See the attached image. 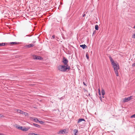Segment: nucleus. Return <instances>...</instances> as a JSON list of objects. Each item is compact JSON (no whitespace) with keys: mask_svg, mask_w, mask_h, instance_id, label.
Masks as SVG:
<instances>
[{"mask_svg":"<svg viewBox=\"0 0 135 135\" xmlns=\"http://www.w3.org/2000/svg\"><path fill=\"white\" fill-rule=\"evenodd\" d=\"M27 113L26 114H25V115L26 116L27 115V114H28V113Z\"/></svg>","mask_w":135,"mask_h":135,"instance_id":"33","label":"nucleus"},{"mask_svg":"<svg viewBox=\"0 0 135 135\" xmlns=\"http://www.w3.org/2000/svg\"><path fill=\"white\" fill-rule=\"evenodd\" d=\"M66 129H63L59 131L57 133L59 134H63L66 133Z\"/></svg>","mask_w":135,"mask_h":135,"instance_id":"5","label":"nucleus"},{"mask_svg":"<svg viewBox=\"0 0 135 135\" xmlns=\"http://www.w3.org/2000/svg\"><path fill=\"white\" fill-rule=\"evenodd\" d=\"M83 84H84V85H85L86 86H87V85H86V84L85 83V82H83Z\"/></svg>","mask_w":135,"mask_h":135,"instance_id":"31","label":"nucleus"},{"mask_svg":"<svg viewBox=\"0 0 135 135\" xmlns=\"http://www.w3.org/2000/svg\"><path fill=\"white\" fill-rule=\"evenodd\" d=\"M28 135H36V134L34 133H29L28 134Z\"/></svg>","mask_w":135,"mask_h":135,"instance_id":"22","label":"nucleus"},{"mask_svg":"<svg viewBox=\"0 0 135 135\" xmlns=\"http://www.w3.org/2000/svg\"><path fill=\"white\" fill-rule=\"evenodd\" d=\"M95 32H96V31L95 30L93 32V34H94V33H95Z\"/></svg>","mask_w":135,"mask_h":135,"instance_id":"34","label":"nucleus"},{"mask_svg":"<svg viewBox=\"0 0 135 135\" xmlns=\"http://www.w3.org/2000/svg\"><path fill=\"white\" fill-rule=\"evenodd\" d=\"M83 90H84V91L85 92L86 91L88 92L87 90L85 88H83Z\"/></svg>","mask_w":135,"mask_h":135,"instance_id":"27","label":"nucleus"},{"mask_svg":"<svg viewBox=\"0 0 135 135\" xmlns=\"http://www.w3.org/2000/svg\"><path fill=\"white\" fill-rule=\"evenodd\" d=\"M18 128L20 130L24 131H27V129L26 128H24L22 126L19 127H18Z\"/></svg>","mask_w":135,"mask_h":135,"instance_id":"7","label":"nucleus"},{"mask_svg":"<svg viewBox=\"0 0 135 135\" xmlns=\"http://www.w3.org/2000/svg\"><path fill=\"white\" fill-rule=\"evenodd\" d=\"M0 135H4L3 133H0Z\"/></svg>","mask_w":135,"mask_h":135,"instance_id":"35","label":"nucleus"},{"mask_svg":"<svg viewBox=\"0 0 135 135\" xmlns=\"http://www.w3.org/2000/svg\"><path fill=\"white\" fill-rule=\"evenodd\" d=\"M132 38H135V34H134L132 36Z\"/></svg>","mask_w":135,"mask_h":135,"instance_id":"28","label":"nucleus"},{"mask_svg":"<svg viewBox=\"0 0 135 135\" xmlns=\"http://www.w3.org/2000/svg\"><path fill=\"white\" fill-rule=\"evenodd\" d=\"M7 43H0V47H1L3 46H4L5 45H7Z\"/></svg>","mask_w":135,"mask_h":135,"instance_id":"16","label":"nucleus"},{"mask_svg":"<svg viewBox=\"0 0 135 135\" xmlns=\"http://www.w3.org/2000/svg\"><path fill=\"white\" fill-rule=\"evenodd\" d=\"M35 121L36 122H38L39 120L37 118H35L34 119Z\"/></svg>","mask_w":135,"mask_h":135,"instance_id":"23","label":"nucleus"},{"mask_svg":"<svg viewBox=\"0 0 135 135\" xmlns=\"http://www.w3.org/2000/svg\"><path fill=\"white\" fill-rule=\"evenodd\" d=\"M132 66L133 67H134L135 66V62L132 64Z\"/></svg>","mask_w":135,"mask_h":135,"instance_id":"29","label":"nucleus"},{"mask_svg":"<svg viewBox=\"0 0 135 135\" xmlns=\"http://www.w3.org/2000/svg\"><path fill=\"white\" fill-rule=\"evenodd\" d=\"M36 42V41H33L32 42H33V43H35Z\"/></svg>","mask_w":135,"mask_h":135,"instance_id":"36","label":"nucleus"},{"mask_svg":"<svg viewBox=\"0 0 135 135\" xmlns=\"http://www.w3.org/2000/svg\"><path fill=\"white\" fill-rule=\"evenodd\" d=\"M85 15H86L85 14H84L83 15V17H84L85 16Z\"/></svg>","mask_w":135,"mask_h":135,"instance_id":"32","label":"nucleus"},{"mask_svg":"<svg viewBox=\"0 0 135 135\" xmlns=\"http://www.w3.org/2000/svg\"><path fill=\"white\" fill-rule=\"evenodd\" d=\"M4 116L2 114H0V118H3Z\"/></svg>","mask_w":135,"mask_h":135,"instance_id":"24","label":"nucleus"},{"mask_svg":"<svg viewBox=\"0 0 135 135\" xmlns=\"http://www.w3.org/2000/svg\"><path fill=\"white\" fill-rule=\"evenodd\" d=\"M131 118H132L133 117H134V118H135V114H133V115H132L131 116Z\"/></svg>","mask_w":135,"mask_h":135,"instance_id":"26","label":"nucleus"},{"mask_svg":"<svg viewBox=\"0 0 135 135\" xmlns=\"http://www.w3.org/2000/svg\"><path fill=\"white\" fill-rule=\"evenodd\" d=\"M80 46L81 47H82L83 49H84L85 48H86L87 47V46L85 44L80 45Z\"/></svg>","mask_w":135,"mask_h":135,"instance_id":"14","label":"nucleus"},{"mask_svg":"<svg viewBox=\"0 0 135 135\" xmlns=\"http://www.w3.org/2000/svg\"><path fill=\"white\" fill-rule=\"evenodd\" d=\"M32 58L34 59L42 60L43 59L42 57L40 56L36 55H33L32 56Z\"/></svg>","mask_w":135,"mask_h":135,"instance_id":"3","label":"nucleus"},{"mask_svg":"<svg viewBox=\"0 0 135 135\" xmlns=\"http://www.w3.org/2000/svg\"><path fill=\"white\" fill-rule=\"evenodd\" d=\"M109 57L111 63L112 62H113L114 61L113 59H112V58L110 55L109 56Z\"/></svg>","mask_w":135,"mask_h":135,"instance_id":"19","label":"nucleus"},{"mask_svg":"<svg viewBox=\"0 0 135 135\" xmlns=\"http://www.w3.org/2000/svg\"><path fill=\"white\" fill-rule=\"evenodd\" d=\"M133 28L135 29V25H134V26Z\"/></svg>","mask_w":135,"mask_h":135,"instance_id":"38","label":"nucleus"},{"mask_svg":"<svg viewBox=\"0 0 135 135\" xmlns=\"http://www.w3.org/2000/svg\"><path fill=\"white\" fill-rule=\"evenodd\" d=\"M26 36H31V35H26Z\"/></svg>","mask_w":135,"mask_h":135,"instance_id":"37","label":"nucleus"},{"mask_svg":"<svg viewBox=\"0 0 135 135\" xmlns=\"http://www.w3.org/2000/svg\"><path fill=\"white\" fill-rule=\"evenodd\" d=\"M16 111L18 113L21 114H27L26 112H24L23 111L20 109H16Z\"/></svg>","mask_w":135,"mask_h":135,"instance_id":"8","label":"nucleus"},{"mask_svg":"<svg viewBox=\"0 0 135 135\" xmlns=\"http://www.w3.org/2000/svg\"><path fill=\"white\" fill-rule=\"evenodd\" d=\"M85 120L83 118L79 119L77 123H79L82 121H85Z\"/></svg>","mask_w":135,"mask_h":135,"instance_id":"12","label":"nucleus"},{"mask_svg":"<svg viewBox=\"0 0 135 135\" xmlns=\"http://www.w3.org/2000/svg\"><path fill=\"white\" fill-rule=\"evenodd\" d=\"M132 96H131L130 97H129L128 98H125L124 99H123V102L124 103H125L126 102H127L128 101L132 99Z\"/></svg>","mask_w":135,"mask_h":135,"instance_id":"4","label":"nucleus"},{"mask_svg":"<svg viewBox=\"0 0 135 135\" xmlns=\"http://www.w3.org/2000/svg\"><path fill=\"white\" fill-rule=\"evenodd\" d=\"M99 26L98 25H96L95 26V29L97 30H98Z\"/></svg>","mask_w":135,"mask_h":135,"instance_id":"20","label":"nucleus"},{"mask_svg":"<svg viewBox=\"0 0 135 135\" xmlns=\"http://www.w3.org/2000/svg\"><path fill=\"white\" fill-rule=\"evenodd\" d=\"M98 93H99V98L100 100H101V101L102 102V99L101 96L100 90L99 89H98Z\"/></svg>","mask_w":135,"mask_h":135,"instance_id":"9","label":"nucleus"},{"mask_svg":"<svg viewBox=\"0 0 135 135\" xmlns=\"http://www.w3.org/2000/svg\"><path fill=\"white\" fill-rule=\"evenodd\" d=\"M74 132V135H77V134H76L78 132V131L77 129H75L73 131Z\"/></svg>","mask_w":135,"mask_h":135,"instance_id":"15","label":"nucleus"},{"mask_svg":"<svg viewBox=\"0 0 135 135\" xmlns=\"http://www.w3.org/2000/svg\"><path fill=\"white\" fill-rule=\"evenodd\" d=\"M33 125L36 127H37L38 128L40 127V126L38 124H36L35 123H33Z\"/></svg>","mask_w":135,"mask_h":135,"instance_id":"18","label":"nucleus"},{"mask_svg":"<svg viewBox=\"0 0 135 135\" xmlns=\"http://www.w3.org/2000/svg\"><path fill=\"white\" fill-rule=\"evenodd\" d=\"M102 98H104V95H102Z\"/></svg>","mask_w":135,"mask_h":135,"instance_id":"39","label":"nucleus"},{"mask_svg":"<svg viewBox=\"0 0 135 135\" xmlns=\"http://www.w3.org/2000/svg\"><path fill=\"white\" fill-rule=\"evenodd\" d=\"M66 65L65 66V67L66 71L67 70H69L70 69V66H69L67 64L66 65Z\"/></svg>","mask_w":135,"mask_h":135,"instance_id":"13","label":"nucleus"},{"mask_svg":"<svg viewBox=\"0 0 135 135\" xmlns=\"http://www.w3.org/2000/svg\"><path fill=\"white\" fill-rule=\"evenodd\" d=\"M62 62L65 65H66L68 62V60L65 57H64L62 61Z\"/></svg>","mask_w":135,"mask_h":135,"instance_id":"6","label":"nucleus"},{"mask_svg":"<svg viewBox=\"0 0 135 135\" xmlns=\"http://www.w3.org/2000/svg\"><path fill=\"white\" fill-rule=\"evenodd\" d=\"M19 44V42H11L9 43V45H16V44Z\"/></svg>","mask_w":135,"mask_h":135,"instance_id":"10","label":"nucleus"},{"mask_svg":"<svg viewBox=\"0 0 135 135\" xmlns=\"http://www.w3.org/2000/svg\"><path fill=\"white\" fill-rule=\"evenodd\" d=\"M52 37L53 38H55V36L54 35H53L52 36Z\"/></svg>","mask_w":135,"mask_h":135,"instance_id":"30","label":"nucleus"},{"mask_svg":"<svg viewBox=\"0 0 135 135\" xmlns=\"http://www.w3.org/2000/svg\"><path fill=\"white\" fill-rule=\"evenodd\" d=\"M86 56L87 59H89V55H88V52L86 53Z\"/></svg>","mask_w":135,"mask_h":135,"instance_id":"21","label":"nucleus"},{"mask_svg":"<svg viewBox=\"0 0 135 135\" xmlns=\"http://www.w3.org/2000/svg\"><path fill=\"white\" fill-rule=\"evenodd\" d=\"M34 46V45L33 44H29L28 45H27L26 46L28 48H31L32 47H33Z\"/></svg>","mask_w":135,"mask_h":135,"instance_id":"11","label":"nucleus"},{"mask_svg":"<svg viewBox=\"0 0 135 135\" xmlns=\"http://www.w3.org/2000/svg\"><path fill=\"white\" fill-rule=\"evenodd\" d=\"M101 93L102 95H104L105 94V91L103 89H102Z\"/></svg>","mask_w":135,"mask_h":135,"instance_id":"17","label":"nucleus"},{"mask_svg":"<svg viewBox=\"0 0 135 135\" xmlns=\"http://www.w3.org/2000/svg\"><path fill=\"white\" fill-rule=\"evenodd\" d=\"M57 69L58 70L62 72H65L66 71L65 65H60L58 66Z\"/></svg>","mask_w":135,"mask_h":135,"instance_id":"2","label":"nucleus"},{"mask_svg":"<svg viewBox=\"0 0 135 135\" xmlns=\"http://www.w3.org/2000/svg\"><path fill=\"white\" fill-rule=\"evenodd\" d=\"M112 65L113 66L115 73L117 76H119L118 72V70L119 69V67L118 64H117L114 62V61L112 62L111 63Z\"/></svg>","mask_w":135,"mask_h":135,"instance_id":"1","label":"nucleus"},{"mask_svg":"<svg viewBox=\"0 0 135 135\" xmlns=\"http://www.w3.org/2000/svg\"><path fill=\"white\" fill-rule=\"evenodd\" d=\"M39 122L41 124H44V122L42 121L41 120L39 121Z\"/></svg>","mask_w":135,"mask_h":135,"instance_id":"25","label":"nucleus"}]
</instances>
